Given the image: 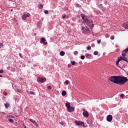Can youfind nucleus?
Returning a JSON list of instances; mask_svg holds the SVG:
<instances>
[{"mask_svg": "<svg viewBox=\"0 0 128 128\" xmlns=\"http://www.w3.org/2000/svg\"><path fill=\"white\" fill-rule=\"evenodd\" d=\"M109 80L116 84L122 86V84H124L128 82V80L126 77L124 76H112L109 78Z\"/></svg>", "mask_w": 128, "mask_h": 128, "instance_id": "f257e3e1", "label": "nucleus"}, {"mask_svg": "<svg viewBox=\"0 0 128 128\" xmlns=\"http://www.w3.org/2000/svg\"><path fill=\"white\" fill-rule=\"evenodd\" d=\"M122 54L124 57H118V60L116 62V66H118V68H122V65L120 64V60H124V62H128L126 58L124 56H128V48L123 50Z\"/></svg>", "mask_w": 128, "mask_h": 128, "instance_id": "f03ea898", "label": "nucleus"}, {"mask_svg": "<svg viewBox=\"0 0 128 128\" xmlns=\"http://www.w3.org/2000/svg\"><path fill=\"white\" fill-rule=\"evenodd\" d=\"M80 16L84 22V24H86L87 25L88 24H90V21L88 19V16L84 14H80Z\"/></svg>", "mask_w": 128, "mask_h": 128, "instance_id": "7ed1b4c3", "label": "nucleus"}, {"mask_svg": "<svg viewBox=\"0 0 128 128\" xmlns=\"http://www.w3.org/2000/svg\"><path fill=\"white\" fill-rule=\"evenodd\" d=\"M37 82H46V78H37Z\"/></svg>", "mask_w": 128, "mask_h": 128, "instance_id": "20e7f679", "label": "nucleus"}, {"mask_svg": "<svg viewBox=\"0 0 128 128\" xmlns=\"http://www.w3.org/2000/svg\"><path fill=\"white\" fill-rule=\"evenodd\" d=\"M30 16V14H24L22 16V18L24 20H26V18H28Z\"/></svg>", "mask_w": 128, "mask_h": 128, "instance_id": "39448f33", "label": "nucleus"}, {"mask_svg": "<svg viewBox=\"0 0 128 128\" xmlns=\"http://www.w3.org/2000/svg\"><path fill=\"white\" fill-rule=\"evenodd\" d=\"M83 113L82 114L84 118H88V112L86 110V109H83Z\"/></svg>", "mask_w": 128, "mask_h": 128, "instance_id": "423d86ee", "label": "nucleus"}, {"mask_svg": "<svg viewBox=\"0 0 128 128\" xmlns=\"http://www.w3.org/2000/svg\"><path fill=\"white\" fill-rule=\"evenodd\" d=\"M90 22V23L88 24L87 26H90V28L92 30V28H94V24H92V22H94L93 20H91Z\"/></svg>", "mask_w": 128, "mask_h": 128, "instance_id": "0eeeda50", "label": "nucleus"}, {"mask_svg": "<svg viewBox=\"0 0 128 128\" xmlns=\"http://www.w3.org/2000/svg\"><path fill=\"white\" fill-rule=\"evenodd\" d=\"M108 122H112V115H108L107 116Z\"/></svg>", "mask_w": 128, "mask_h": 128, "instance_id": "6e6552de", "label": "nucleus"}, {"mask_svg": "<svg viewBox=\"0 0 128 128\" xmlns=\"http://www.w3.org/2000/svg\"><path fill=\"white\" fill-rule=\"evenodd\" d=\"M68 112H72L73 110H74V108L73 107L70 106L68 108H67Z\"/></svg>", "mask_w": 128, "mask_h": 128, "instance_id": "1a4fd4ad", "label": "nucleus"}, {"mask_svg": "<svg viewBox=\"0 0 128 128\" xmlns=\"http://www.w3.org/2000/svg\"><path fill=\"white\" fill-rule=\"evenodd\" d=\"M123 27L124 28L128 30V22H125L123 24Z\"/></svg>", "mask_w": 128, "mask_h": 128, "instance_id": "9d476101", "label": "nucleus"}, {"mask_svg": "<svg viewBox=\"0 0 128 128\" xmlns=\"http://www.w3.org/2000/svg\"><path fill=\"white\" fill-rule=\"evenodd\" d=\"M30 120L33 124H34V126H38V122H36V120H33L32 119H30Z\"/></svg>", "mask_w": 128, "mask_h": 128, "instance_id": "9b49d317", "label": "nucleus"}, {"mask_svg": "<svg viewBox=\"0 0 128 128\" xmlns=\"http://www.w3.org/2000/svg\"><path fill=\"white\" fill-rule=\"evenodd\" d=\"M85 32H86V33L88 34H90V28H88V27H86V30H85Z\"/></svg>", "mask_w": 128, "mask_h": 128, "instance_id": "f8f14e48", "label": "nucleus"}, {"mask_svg": "<svg viewBox=\"0 0 128 128\" xmlns=\"http://www.w3.org/2000/svg\"><path fill=\"white\" fill-rule=\"evenodd\" d=\"M46 38H42L40 39V44H42L43 42H46Z\"/></svg>", "mask_w": 128, "mask_h": 128, "instance_id": "ddd939ff", "label": "nucleus"}, {"mask_svg": "<svg viewBox=\"0 0 128 128\" xmlns=\"http://www.w3.org/2000/svg\"><path fill=\"white\" fill-rule=\"evenodd\" d=\"M4 106H5L6 108H10V103H8V102H6V103L4 104Z\"/></svg>", "mask_w": 128, "mask_h": 128, "instance_id": "4468645a", "label": "nucleus"}, {"mask_svg": "<svg viewBox=\"0 0 128 128\" xmlns=\"http://www.w3.org/2000/svg\"><path fill=\"white\" fill-rule=\"evenodd\" d=\"M66 106L67 108L70 107V102H66Z\"/></svg>", "mask_w": 128, "mask_h": 128, "instance_id": "2eb2a0df", "label": "nucleus"}, {"mask_svg": "<svg viewBox=\"0 0 128 128\" xmlns=\"http://www.w3.org/2000/svg\"><path fill=\"white\" fill-rule=\"evenodd\" d=\"M66 53L64 51H61L60 53V56H64Z\"/></svg>", "mask_w": 128, "mask_h": 128, "instance_id": "dca6fc26", "label": "nucleus"}, {"mask_svg": "<svg viewBox=\"0 0 128 128\" xmlns=\"http://www.w3.org/2000/svg\"><path fill=\"white\" fill-rule=\"evenodd\" d=\"M86 56L87 58H92V54H86Z\"/></svg>", "mask_w": 128, "mask_h": 128, "instance_id": "f3484780", "label": "nucleus"}, {"mask_svg": "<svg viewBox=\"0 0 128 128\" xmlns=\"http://www.w3.org/2000/svg\"><path fill=\"white\" fill-rule=\"evenodd\" d=\"M66 94V90L62 91V96H64Z\"/></svg>", "mask_w": 128, "mask_h": 128, "instance_id": "a211bd4d", "label": "nucleus"}, {"mask_svg": "<svg viewBox=\"0 0 128 128\" xmlns=\"http://www.w3.org/2000/svg\"><path fill=\"white\" fill-rule=\"evenodd\" d=\"M38 8H44V5L42 4H40L38 6Z\"/></svg>", "mask_w": 128, "mask_h": 128, "instance_id": "6ab92c4d", "label": "nucleus"}, {"mask_svg": "<svg viewBox=\"0 0 128 128\" xmlns=\"http://www.w3.org/2000/svg\"><path fill=\"white\" fill-rule=\"evenodd\" d=\"M86 50H92V47L90 46H88L86 47Z\"/></svg>", "mask_w": 128, "mask_h": 128, "instance_id": "aec40b11", "label": "nucleus"}, {"mask_svg": "<svg viewBox=\"0 0 128 128\" xmlns=\"http://www.w3.org/2000/svg\"><path fill=\"white\" fill-rule=\"evenodd\" d=\"M94 56H98V51L94 52Z\"/></svg>", "mask_w": 128, "mask_h": 128, "instance_id": "412c9836", "label": "nucleus"}, {"mask_svg": "<svg viewBox=\"0 0 128 128\" xmlns=\"http://www.w3.org/2000/svg\"><path fill=\"white\" fill-rule=\"evenodd\" d=\"M71 64H72V66H74V64H78L76 63V62H74V61L71 62Z\"/></svg>", "mask_w": 128, "mask_h": 128, "instance_id": "4be33fe9", "label": "nucleus"}, {"mask_svg": "<svg viewBox=\"0 0 128 128\" xmlns=\"http://www.w3.org/2000/svg\"><path fill=\"white\" fill-rule=\"evenodd\" d=\"M82 124H84V123L82 122H79V126H82Z\"/></svg>", "mask_w": 128, "mask_h": 128, "instance_id": "5701e85b", "label": "nucleus"}, {"mask_svg": "<svg viewBox=\"0 0 128 128\" xmlns=\"http://www.w3.org/2000/svg\"><path fill=\"white\" fill-rule=\"evenodd\" d=\"M82 30H83V32H84L86 30V28H84V26H82Z\"/></svg>", "mask_w": 128, "mask_h": 128, "instance_id": "b1692460", "label": "nucleus"}, {"mask_svg": "<svg viewBox=\"0 0 128 128\" xmlns=\"http://www.w3.org/2000/svg\"><path fill=\"white\" fill-rule=\"evenodd\" d=\"M8 122H12V124L14 122V120H12V118H9Z\"/></svg>", "mask_w": 128, "mask_h": 128, "instance_id": "393cba45", "label": "nucleus"}, {"mask_svg": "<svg viewBox=\"0 0 128 128\" xmlns=\"http://www.w3.org/2000/svg\"><path fill=\"white\" fill-rule=\"evenodd\" d=\"M44 14H48V10H45L44 11Z\"/></svg>", "mask_w": 128, "mask_h": 128, "instance_id": "a878e982", "label": "nucleus"}, {"mask_svg": "<svg viewBox=\"0 0 128 128\" xmlns=\"http://www.w3.org/2000/svg\"><path fill=\"white\" fill-rule=\"evenodd\" d=\"M75 124H76L77 126H79V124H80V122H78V121H76V122H75Z\"/></svg>", "mask_w": 128, "mask_h": 128, "instance_id": "bb28decb", "label": "nucleus"}, {"mask_svg": "<svg viewBox=\"0 0 128 128\" xmlns=\"http://www.w3.org/2000/svg\"><path fill=\"white\" fill-rule=\"evenodd\" d=\"M4 46V44L3 43H0V48H2Z\"/></svg>", "mask_w": 128, "mask_h": 128, "instance_id": "cd10ccee", "label": "nucleus"}, {"mask_svg": "<svg viewBox=\"0 0 128 128\" xmlns=\"http://www.w3.org/2000/svg\"><path fill=\"white\" fill-rule=\"evenodd\" d=\"M84 58H85L84 56H80L81 60H84Z\"/></svg>", "mask_w": 128, "mask_h": 128, "instance_id": "c85d7f7f", "label": "nucleus"}, {"mask_svg": "<svg viewBox=\"0 0 128 128\" xmlns=\"http://www.w3.org/2000/svg\"><path fill=\"white\" fill-rule=\"evenodd\" d=\"M68 82H68V80H66L65 81V82H64V83L66 84H68Z\"/></svg>", "mask_w": 128, "mask_h": 128, "instance_id": "c756f323", "label": "nucleus"}, {"mask_svg": "<svg viewBox=\"0 0 128 128\" xmlns=\"http://www.w3.org/2000/svg\"><path fill=\"white\" fill-rule=\"evenodd\" d=\"M124 94H120V98H124Z\"/></svg>", "mask_w": 128, "mask_h": 128, "instance_id": "7c9ffc66", "label": "nucleus"}, {"mask_svg": "<svg viewBox=\"0 0 128 128\" xmlns=\"http://www.w3.org/2000/svg\"><path fill=\"white\" fill-rule=\"evenodd\" d=\"M111 40H114V36H111Z\"/></svg>", "mask_w": 128, "mask_h": 128, "instance_id": "2f4dec72", "label": "nucleus"}, {"mask_svg": "<svg viewBox=\"0 0 128 128\" xmlns=\"http://www.w3.org/2000/svg\"><path fill=\"white\" fill-rule=\"evenodd\" d=\"M47 88H48V90H52V86H48L47 87Z\"/></svg>", "mask_w": 128, "mask_h": 128, "instance_id": "473e14b6", "label": "nucleus"}, {"mask_svg": "<svg viewBox=\"0 0 128 128\" xmlns=\"http://www.w3.org/2000/svg\"><path fill=\"white\" fill-rule=\"evenodd\" d=\"M102 42V40H98L97 42L98 44H100V42Z\"/></svg>", "mask_w": 128, "mask_h": 128, "instance_id": "72a5a7b5", "label": "nucleus"}, {"mask_svg": "<svg viewBox=\"0 0 128 128\" xmlns=\"http://www.w3.org/2000/svg\"><path fill=\"white\" fill-rule=\"evenodd\" d=\"M30 94H34V92L30 91Z\"/></svg>", "mask_w": 128, "mask_h": 128, "instance_id": "f704fd0d", "label": "nucleus"}, {"mask_svg": "<svg viewBox=\"0 0 128 128\" xmlns=\"http://www.w3.org/2000/svg\"><path fill=\"white\" fill-rule=\"evenodd\" d=\"M0 74H4V70H0Z\"/></svg>", "mask_w": 128, "mask_h": 128, "instance_id": "c9c22d12", "label": "nucleus"}, {"mask_svg": "<svg viewBox=\"0 0 128 128\" xmlns=\"http://www.w3.org/2000/svg\"><path fill=\"white\" fill-rule=\"evenodd\" d=\"M74 54H78V51H75V52H74Z\"/></svg>", "mask_w": 128, "mask_h": 128, "instance_id": "e433bc0d", "label": "nucleus"}, {"mask_svg": "<svg viewBox=\"0 0 128 128\" xmlns=\"http://www.w3.org/2000/svg\"><path fill=\"white\" fill-rule=\"evenodd\" d=\"M66 18V15H64L63 16H62V18Z\"/></svg>", "mask_w": 128, "mask_h": 128, "instance_id": "4c0bfd02", "label": "nucleus"}, {"mask_svg": "<svg viewBox=\"0 0 128 128\" xmlns=\"http://www.w3.org/2000/svg\"><path fill=\"white\" fill-rule=\"evenodd\" d=\"M4 96H6L8 94V93H6V92H4Z\"/></svg>", "mask_w": 128, "mask_h": 128, "instance_id": "58836bf2", "label": "nucleus"}, {"mask_svg": "<svg viewBox=\"0 0 128 128\" xmlns=\"http://www.w3.org/2000/svg\"><path fill=\"white\" fill-rule=\"evenodd\" d=\"M44 44H48V42H44Z\"/></svg>", "mask_w": 128, "mask_h": 128, "instance_id": "ea45409f", "label": "nucleus"}, {"mask_svg": "<svg viewBox=\"0 0 128 128\" xmlns=\"http://www.w3.org/2000/svg\"><path fill=\"white\" fill-rule=\"evenodd\" d=\"M20 58H22V54H20Z\"/></svg>", "mask_w": 128, "mask_h": 128, "instance_id": "a19ab883", "label": "nucleus"}, {"mask_svg": "<svg viewBox=\"0 0 128 128\" xmlns=\"http://www.w3.org/2000/svg\"><path fill=\"white\" fill-rule=\"evenodd\" d=\"M2 112V114H6V113H4V112Z\"/></svg>", "mask_w": 128, "mask_h": 128, "instance_id": "79ce46f5", "label": "nucleus"}, {"mask_svg": "<svg viewBox=\"0 0 128 128\" xmlns=\"http://www.w3.org/2000/svg\"><path fill=\"white\" fill-rule=\"evenodd\" d=\"M0 78H2V76L1 74H0Z\"/></svg>", "mask_w": 128, "mask_h": 128, "instance_id": "37998d69", "label": "nucleus"}, {"mask_svg": "<svg viewBox=\"0 0 128 128\" xmlns=\"http://www.w3.org/2000/svg\"><path fill=\"white\" fill-rule=\"evenodd\" d=\"M68 68L70 67V66L69 64H68Z\"/></svg>", "mask_w": 128, "mask_h": 128, "instance_id": "c03bdc74", "label": "nucleus"}, {"mask_svg": "<svg viewBox=\"0 0 128 128\" xmlns=\"http://www.w3.org/2000/svg\"><path fill=\"white\" fill-rule=\"evenodd\" d=\"M10 11H11V12H12V9H11V10H10Z\"/></svg>", "mask_w": 128, "mask_h": 128, "instance_id": "a18cd8bd", "label": "nucleus"}]
</instances>
